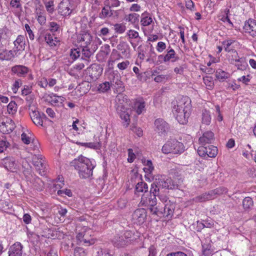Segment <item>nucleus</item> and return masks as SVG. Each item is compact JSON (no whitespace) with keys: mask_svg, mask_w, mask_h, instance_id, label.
I'll list each match as a JSON object with an SVG mask.
<instances>
[{"mask_svg":"<svg viewBox=\"0 0 256 256\" xmlns=\"http://www.w3.org/2000/svg\"><path fill=\"white\" fill-rule=\"evenodd\" d=\"M190 102L191 100L188 96H184L176 104H174L172 112L180 124H186L188 121L192 106Z\"/></svg>","mask_w":256,"mask_h":256,"instance_id":"1","label":"nucleus"},{"mask_svg":"<svg viewBox=\"0 0 256 256\" xmlns=\"http://www.w3.org/2000/svg\"><path fill=\"white\" fill-rule=\"evenodd\" d=\"M94 166L90 159L81 156L78 158L76 168L78 170L80 178H86L92 176Z\"/></svg>","mask_w":256,"mask_h":256,"instance_id":"2","label":"nucleus"},{"mask_svg":"<svg viewBox=\"0 0 256 256\" xmlns=\"http://www.w3.org/2000/svg\"><path fill=\"white\" fill-rule=\"evenodd\" d=\"M184 150L182 143L176 139H170L163 146L162 151L164 154H180Z\"/></svg>","mask_w":256,"mask_h":256,"instance_id":"3","label":"nucleus"},{"mask_svg":"<svg viewBox=\"0 0 256 256\" xmlns=\"http://www.w3.org/2000/svg\"><path fill=\"white\" fill-rule=\"evenodd\" d=\"M174 208L175 204L170 201L167 202L164 206H160V203H158L157 208H154L151 210V213L160 217L163 216L170 218L173 215Z\"/></svg>","mask_w":256,"mask_h":256,"instance_id":"4","label":"nucleus"},{"mask_svg":"<svg viewBox=\"0 0 256 256\" xmlns=\"http://www.w3.org/2000/svg\"><path fill=\"white\" fill-rule=\"evenodd\" d=\"M132 232H126L122 235L117 234L113 238L112 242L114 246L117 248H123L126 246L132 240Z\"/></svg>","mask_w":256,"mask_h":256,"instance_id":"5","label":"nucleus"},{"mask_svg":"<svg viewBox=\"0 0 256 256\" xmlns=\"http://www.w3.org/2000/svg\"><path fill=\"white\" fill-rule=\"evenodd\" d=\"M140 204L148 207L150 212L152 208H157L158 206L155 195L148 192L142 195Z\"/></svg>","mask_w":256,"mask_h":256,"instance_id":"6","label":"nucleus"},{"mask_svg":"<svg viewBox=\"0 0 256 256\" xmlns=\"http://www.w3.org/2000/svg\"><path fill=\"white\" fill-rule=\"evenodd\" d=\"M157 184L160 188L166 189H174L178 187L176 182L166 176H160L156 178Z\"/></svg>","mask_w":256,"mask_h":256,"instance_id":"7","label":"nucleus"},{"mask_svg":"<svg viewBox=\"0 0 256 256\" xmlns=\"http://www.w3.org/2000/svg\"><path fill=\"white\" fill-rule=\"evenodd\" d=\"M218 148L213 145H208V146H200L198 149V153L202 157L208 156L210 158H215L218 154Z\"/></svg>","mask_w":256,"mask_h":256,"instance_id":"8","label":"nucleus"},{"mask_svg":"<svg viewBox=\"0 0 256 256\" xmlns=\"http://www.w3.org/2000/svg\"><path fill=\"white\" fill-rule=\"evenodd\" d=\"M32 161L38 174L41 176L45 175L46 167L44 164L43 156L42 155L34 154L32 158Z\"/></svg>","mask_w":256,"mask_h":256,"instance_id":"9","label":"nucleus"},{"mask_svg":"<svg viewBox=\"0 0 256 256\" xmlns=\"http://www.w3.org/2000/svg\"><path fill=\"white\" fill-rule=\"evenodd\" d=\"M117 110L120 118L124 120V126L128 127L130 122V112L131 110L126 108L124 105L120 104L118 107Z\"/></svg>","mask_w":256,"mask_h":256,"instance_id":"10","label":"nucleus"},{"mask_svg":"<svg viewBox=\"0 0 256 256\" xmlns=\"http://www.w3.org/2000/svg\"><path fill=\"white\" fill-rule=\"evenodd\" d=\"M146 218V212L144 208H138L136 210L132 215V219L134 223L138 224H142L144 222Z\"/></svg>","mask_w":256,"mask_h":256,"instance_id":"11","label":"nucleus"},{"mask_svg":"<svg viewBox=\"0 0 256 256\" xmlns=\"http://www.w3.org/2000/svg\"><path fill=\"white\" fill-rule=\"evenodd\" d=\"M159 60H162L164 62H167L170 61L175 62L179 60V57L176 54L175 51L170 46L166 50V55L160 54L158 56Z\"/></svg>","mask_w":256,"mask_h":256,"instance_id":"12","label":"nucleus"},{"mask_svg":"<svg viewBox=\"0 0 256 256\" xmlns=\"http://www.w3.org/2000/svg\"><path fill=\"white\" fill-rule=\"evenodd\" d=\"M234 42V40H229L223 42L222 44L224 46V50L226 52H232V60H235L236 62H241L242 60V58L237 59V58L238 57V54L236 50L230 46Z\"/></svg>","mask_w":256,"mask_h":256,"instance_id":"13","label":"nucleus"},{"mask_svg":"<svg viewBox=\"0 0 256 256\" xmlns=\"http://www.w3.org/2000/svg\"><path fill=\"white\" fill-rule=\"evenodd\" d=\"M14 122L10 119L6 122H2L0 124V132L4 134H8L13 131L15 128Z\"/></svg>","mask_w":256,"mask_h":256,"instance_id":"14","label":"nucleus"},{"mask_svg":"<svg viewBox=\"0 0 256 256\" xmlns=\"http://www.w3.org/2000/svg\"><path fill=\"white\" fill-rule=\"evenodd\" d=\"M244 29L246 32L249 33L252 37L256 38V20L249 19L245 22Z\"/></svg>","mask_w":256,"mask_h":256,"instance_id":"15","label":"nucleus"},{"mask_svg":"<svg viewBox=\"0 0 256 256\" xmlns=\"http://www.w3.org/2000/svg\"><path fill=\"white\" fill-rule=\"evenodd\" d=\"M156 130L160 134H164L168 129V124L163 119L158 118L154 122Z\"/></svg>","mask_w":256,"mask_h":256,"instance_id":"16","label":"nucleus"},{"mask_svg":"<svg viewBox=\"0 0 256 256\" xmlns=\"http://www.w3.org/2000/svg\"><path fill=\"white\" fill-rule=\"evenodd\" d=\"M214 140V134L211 131L204 132L199 138L200 146H205L206 144H212Z\"/></svg>","mask_w":256,"mask_h":256,"instance_id":"17","label":"nucleus"},{"mask_svg":"<svg viewBox=\"0 0 256 256\" xmlns=\"http://www.w3.org/2000/svg\"><path fill=\"white\" fill-rule=\"evenodd\" d=\"M120 76L118 73L114 72H111L109 74L108 80L111 87L114 88H120L122 85V82L120 80Z\"/></svg>","mask_w":256,"mask_h":256,"instance_id":"18","label":"nucleus"},{"mask_svg":"<svg viewBox=\"0 0 256 256\" xmlns=\"http://www.w3.org/2000/svg\"><path fill=\"white\" fill-rule=\"evenodd\" d=\"M102 68L97 64H92L88 69L90 77L93 79H97L102 74Z\"/></svg>","mask_w":256,"mask_h":256,"instance_id":"19","label":"nucleus"},{"mask_svg":"<svg viewBox=\"0 0 256 256\" xmlns=\"http://www.w3.org/2000/svg\"><path fill=\"white\" fill-rule=\"evenodd\" d=\"M70 4L68 1H62L58 5V13L64 16L70 15L72 12V10L70 8Z\"/></svg>","mask_w":256,"mask_h":256,"instance_id":"20","label":"nucleus"},{"mask_svg":"<svg viewBox=\"0 0 256 256\" xmlns=\"http://www.w3.org/2000/svg\"><path fill=\"white\" fill-rule=\"evenodd\" d=\"M2 164L5 168L10 172H14L16 169V164L14 158H6L2 160Z\"/></svg>","mask_w":256,"mask_h":256,"instance_id":"21","label":"nucleus"},{"mask_svg":"<svg viewBox=\"0 0 256 256\" xmlns=\"http://www.w3.org/2000/svg\"><path fill=\"white\" fill-rule=\"evenodd\" d=\"M22 246L20 242H16L9 249L8 256H22Z\"/></svg>","mask_w":256,"mask_h":256,"instance_id":"22","label":"nucleus"},{"mask_svg":"<svg viewBox=\"0 0 256 256\" xmlns=\"http://www.w3.org/2000/svg\"><path fill=\"white\" fill-rule=\"evenodd\" d=\"M12 71L18 76H24L28 72V68L22 65H16L12 67Z\"/></svg>","mask_w":256,"mask_h":256,"instance_id":"23","label":"nucleus"},{"mask_svg":"<svg viewBox=\"0 0 256 256\" xmlns=\"http://www.w3.org/2000/svg\"><path fill=\"white\" fill-rule=\"evenodd\" d=\"M93 52L88 48V46H82V48L81 51V58L84 60V62H85L86 65H88L90 62V58Z\"/></svg>","mask_w":256,"mask_h":256,"instance_id":"24","label":"nucleus"},{"mask_svg":"<svg viewBox=\"0 0 256 256\" xmlns=\"http://www.w3.org/2000/svg\"><path fill=\"white\" fill-rule=\"evenodd\" d=\"M78 40L79 42H84L82 46H88L92 40V36L89 33L84 32L78 36Z\"/></svg>","mask_w":256,"mask_h":256,"instance_id":"25","label":"nucleus"},{"mask_svg":"<svg viewBox=\"0 0 256 256\" xmlns=\"http://www.w3.org/2000/svg\"><path fill=\"white\" fill-rule=\"evenodd\" d=\"M16 50L17 52L24 48V36L20 35L18 36L16 40L14 42Z\"/></svg>","mask_w":256,"mask_h":256,"instance_id":"26","label":"nucleus"},{"mask_svg":"<svg viewBox=\"0 0 256 256\" xmlns=\"http://www.w3.org/2000/svg\"><path fill=\"white\" fill-rule=\"evenodd\" d=\"M77 238L80 242L88 244V246L94 244L95 240L94 239L86 238V232H79L76 236Z\"/></svg>","mask_w":256,"mask_h":256,"instance_id":"27","label":"nucleus"},{"mask_svg":"<svg viewBox=\"0 0 256 256\" xmlns=\"http://www.w3.org/2000/svg\"><path fill=\"white\" fill-rule=\"evenodd\" d=\"M32 120L36 126H42V120L38 112L33 111L30 114Z\"/></svg>","mask_w":256,"mask_h":256,"instance_id":"28","label":"nucleus"},{"mask_svg":"<svg viewBox=\"0 0 256 256\" xmlns=\"http://www.w3.org/2000/svg\"><path fill=\"white\" fill-rule=\"evenodd\" d=\"M145 108V102L142 100H136L134 102V108L138 114H142Z\"/></svg>","mask_w":256,"mask_h":256,"instance_id":"29","label":"nucleus"},{"mask_svg":"<svg viewBox=\"0 0 256 256\" xmlns=\"http://www.w3.org/2000/svg\"><path fill=\"white\" fill-rule=\"evenodd\" d=\"M149 15V14L146 12H145L142 14L140 22L142 26H146L152 24V18Z\"/></svg>","mask_w":256,"mask_h":256,"instance_id":"30","label":"nucleus"},{"mask_svg":"<svg viewBox=\"0 0 256 256\" xmlns=\"http://www.w3.org/2000/svg\"><path fill=\"white\" fill-rule=\"evenodd\" d=\"M136 192H144L145 194L148 192V184L142 182H138L136 186Z\"/></svg>","mask_w":256,"mask_h":256,"instance_id":"31","label":"nucleus"},{"mask_svg":"<svg viewBox=\"0 0 256 256\" xmlns=\"http://www.w3.org/2000/svg\"><path fill=\"white\" fill-rule=\"evenodd\" d=\"M208 200L206 195V193L205 192L194 198L190 200V202H192V204H194L198 202H204Z\"/></svg>","mask_w":256,"mask_h":256,"instance_id":"32","label":"nucleus"},{"mask_svg":"<svg viewBox=\"0 0 256 256\" xmlns=\"http://www.w3.org/2000/svg\"><path fill=\"white\" fill-rule=\"evenodd\" d=\"M76 144L82 146L94 148V150L99 149L100 147V144L99 142H77Z\"/></svg>","mask_w":256,"mask_h":256,"instance_id":"33","label":"nucleus"},{"mask_svg":"<svg viewBox=\"0 0 256 256\" xmlns=\"http://www.w3.org/2000/svg\"><path fill=\"white\" fill-rule=\"evenodd\" d=\"M202 247V253L204 256H210L212 254L213 251L210 244H204Z\"/></svg>","mask_w":256,"mask_h":256,"instance_id":"34","label":"nucleus"},{"mask_svg":"<svg viewBox=\"0 0 256 256\" xmlns=\"http://www.w3.org/2000/svg\"><path fill=\"white\" fill-rule=\"evenodd\" d=\"M45 41L50 46H56V43L58 42L57 38L54 37L53 36L50 34H46L45 36Z\"/></svg>","mask_w":256,"mask_h":256,"instance_id":"35","label":"nucleus"},{"mask_svg":"<svg viewBox=\"0 0 256 256\" xmlns=\"http://www.w3.org/2000/svg\"><path fill=\"white\" fill-rule=\"evenodd\" d=\"M210 121L211 117L210 112L206 110H203L202 113V123L205 124L206 125H208L210 124Z\"/></svg>","mask_w":256,"mask_h":256,"instance_id":"36","label":"nucleus"},{"mask_svg":"<svg viewBox=\"0 0 256 256\" xmlns=\"http://www.w3.org/2000/svg\"><path fill=\"white\" fill-rule=\"evenodd\" d=\"M228 74L222 70L221 69H218L216 70V76L220 80H224L227 78L228 76Z\"/></svg>","mask_w":256,"mask_h":256,"instance_id":"37","label":"nucleus"},{"mask_svg":"<svg viewBox=\"0 0 256 256\" xmlns=\"http://www.w3.org/2000/svg\"><path fill=\"white\" fill-rule=\"evenodd\" d=\"M108 8L104 7L102 10V12L99 14V17L101 18H104L107 16H110L112 14V10L109 11Z\"/></svg>","mask_w":256,"mask_h":256,"instance_id":"38","label":"nucleus"},{"mask_svg":"<svg viewBox=\"0 0 256 256\" xmlns=\"http://www.w3.org/2000/svg\"><path fill=\"white\" fill-rule=\"evenodd\" d=\"M160 188L158 186L157 184L156 180V179L155 182L152 183L151 185V188L150 190V193L152 194H154L155 197H156V196H158V193L160 190Z\"/></svg>","mask_w":256,"mask_h":256,"instance_id":"39","label":"nucleus"},{"mask_svg":"<svg viewBox=\"0 0 256 256\" xmlns=\"http://www.w3.org/2000/svg\"><path fill=\"white\" fill-rule=\"evenodd\" d=\"M243 206L244 209H248L253 205V201L250 197L245 198L242 202Z\"/></svg>","mask_w":256,"mask_h":256,"instance_id":"40","label":"nucleus"},{"mask_svg":"<svg viewBox=\"0 0 256 256\" xmlns=\"http://www.w3.org/2000/svg\"><path fill=\"white\" fill-rule=\"evenodd\" d=\"M138 16L139 15L137 14H130L126 17V20L132 24H134L138 21Z\"/></svg>","mask_w":256,"mask_h":256,"instance_id":"41","label":"nucleus"},{"mask_svg":"<svg viewBox=\"0 0 256 256\" xmlns=\"http://www.w3.org/2000/svg\"><path fill=\"white\" fill-rule=\"evenodd\" d=\"M144 162H146L144 164L146 167L144 168V170L146 173L150 174L154 168L152 161L150 160H147Z\"/></svg>","mask_w":256,"mask_h":256,"instance_id":"42","label":"nucleus"},{"mask_svg":"<svg viewBox=\"0 0 256 256\" xmlns=\"http://www.w3.org/2000/svg\"><path fill=\"white\" fill-rule=\"evenodd\" d=\"M111 85L109 82H106L99 85L98 90L102 92H106L110 90Z\"/></svg>","mask_w":256,"mask_h":256,"instance_id":"43","label":"nucleus"},{"mask_svg":"<svg viewBox=\"0 0 256 256\" xmlns=\"http://www.w3.org/2000/svg\"><path fill=\"white\" fill-rule=\"evenodd\" d=\"M81 55V50L79 48L72 49L70 56L73 60H76Z\"/></svg>","mask_w":256,"mask_h":256,"instance_id":"44","label":"nucleus"},{"mask_svg":"<svg viewBox=\"0 0 256 256\" xmlns=\"http://www.w3.org/2000/svg\"><path fill=\"white\" fill-rule=\"evenodd\" d=\"M7 108L9 114H13L16 111L17 104L14 102L11 101L8 104Z\"/></svg>","mask_w":256,"mask_h":256,"instance_id":"45","label":"nucleus"},{"mask_svg":"<svg viewBox=\"0 0 256 256\" xmlns=\"http://www.w3.org/2000/svg\"><path fill=\"white\" fill-rule=\"evenodd\" d=\"M106 6L108 8L112 7H117L120 6V2L118 0H108L106 2Z\"/></svg>","mask_w":256,"mask_h":256,"instance_id":"46","label":"nucleus"},{"mask_svg":"<svg viewBox=\"0 0 256 256\" xmlns=\"http://www.w3.org/2000/svg\"><path fill=\"white\" fill-rule=\"evenodd\" d=\"M74 256H86V252L82 248H76L74 250Z\"/></svg>","mask_w":256,"mask_h":256,"instance_id":"47","label":"nucleus"},{"mask_svg":"<svg viewBox=\"0 0 256 256\" xmlns=\"http://www.w3.org/2000/svg\"><path fill=\"white\" fill-rule=\"evenodd\" d=\"M127 36H128L129 38H140L139 36V34L138 32L132 30H130L127 33Z\"/></svg>","mask_w":256,"mask_h":256,"instance_id":"48","label":"nucleus"},{"mask_svg":"<svg viewBox=\"0 0 256 256\" xmlns=\"http://www.w3.org/2000/svg\"><path fill=\"white\" fill-rule=\"evenodd\" d=\"M126 26L122 24H117L114 25V30L116 32L122 34L126 30Z\"/></svg>","mask_w":256,"mask_h":256,"instance_id":"49","label":"nucleus"},{"mask_svg":"<svg viewBox=\"0 0 256 256\" xmlns=\"http://www.w3.org/2000/svg\"><path fill=\"white\" fill-rule=\"evenodd\" d=\"M228 12H229V10H228L226 12V16H224V14L220 15L218 16L219 20L224 22H228L229 24H232V22H231L230 20V18H228Z\"/></svg>","mask_w":256,"mask_h":256,"instance_id":"50","label":"nucleus"},{"mask_svg":"<svg viewBox=\"0 0 256 256\" xmlns=\"http://www.w3.org/2000/svg\"><path fill=\"white\" fill-rule=\"evenodd\" d=\"M50 30L52 32H57L60 28V26L56 22H50Z\"/></svg>","mask_w":256,"mask_h":256,"instance_id":"51","label":"nucleus"},{"mask_svg":"<svg viewBox=\"0 0 256 256\" xmlns=\"http://www.w3.org/2000/svg\"><path fill=\"white\" fill-rule=\"evenodd\" d=\"M129 64V61L125 60L122 62L118 63V68L120 70H124L128 68Z\"/></svg>","mask_w":256,"mask_h":256,"instance_id":"52","label":"nucleus"},{"mask_svg":"<svg viewBox=\"0 0 256 256\" xmlns=\"http://www.w3.org/2000/svg\"><path fill=\"white\" fill-rule=\"evenodd\" d=\"M22 84V83L20 80H16L12 87V92L16 94L17 92L18 88H20Z\"/></svg>","mask_w":256,"mask_h":256,"instance_id":"53","label":"nucleus"},{"mask_svg":"<svg viewBox=\"0 0 256 256\" xmlns=\"http://www.w3.org/2000/svg\"><path fill=\"white\" fill-rule=\"evenodd\" d=\"M24 26H25L26 30L27 32V34H28L29 38L31 40H34V34H33V32L32 30L30 29L29 25L28 24H26Z\"/></svg>","mask_w":256,"mask_h":256,"instance_id":"54","label":"nucleus"},{"mask_svg":"<svg viewBox=\"0 0 256 256\" xmlns=\"http://www.w3.org/2000/svg\"><path fill=\"white\" fill-rule=\"evenodd\" d=\"M168 76L167 75L160 74V75L156 76L154 78V80L156 82H161L166 80H168Z\"/></svg>","mask_w":256,"mask_h":256,"instance_id":"55","label":"nucleus"},{"mask_svg":"<svg viewBox=\"0 0 256 256\" xmlns=\"http://www.w3.org/2000/svg\"><path fill=\"white\" fill-rule=\"evenodd\" d=\"M156 50L160 52H162L166 48V44L162 42H160L158 43Z\"/></svg>","mask_w":256,"mask_h":256,"instance_id":"56","label":"nucleus"},{"mask_svg":"<svg viewBox=\"0 0 256 256\" xmlns=\"http://www.w3.org/2000/svg\"><path fill=\"white\" fill-rule=\"evenodd\" d=\"M216 195H220L223 194H226L228 192V189L224 187H219L214 189Z\"/></svg>","mask_w":256,"mask_h":256,"instance_id":"57","label":"nucleus"},{"mask_svg":"<svg viewBox=\"0 0 256 256\" xmlns=\"http://www.w3.org/2000/svg\"><path fill=\"white\" fill-rule=\"evenodd\" d=\"M21 137L22 140L24 143L26 144H30L31 141V138L28 136H27L26 134L23 132L22 134Z\"/></svg>","mask_w":256,"mask_h":256,"instance_id":"58","label":"nucleus"},{"mask_svg":"<svg viewBox=\"0 0 256 256\" xmlns=\"http://www.w3.org/2000/svg\"><path fill=\"white\" fill-rule=\"evenodd\" d=\"M58 194L60 196H62V194H64L70 197L72 196V195L71 190L69 189H66L64 190H59L58 191Z\"/></svg>","mask_w":256,"mask_h":256,"instance_id":"59","label":"nucleus"},{"mask_svg":"<svg viewBox=\"0 0 256 256\" xmlns=\"http://www.w3.org/2000/svg\"><path fill=\"white\" fill-rule=\"evenodd\" d=\"M128 161L129 162H134V158H135V154L133 152V150L131 148H129L128 150Z\"/></svg>","mask_w":256,"mask_h":256,"instance_id":"60","label":"nucleus"},{"mask_svg":"<svg viewBox=\"0 0 256 256\" xmlns=\"http://www.w3.org/2000/svg\"><path fill=\"white\" fill-rule=\"evenodd\" d=\"M206 193L208 200L214 198L216 196L214 190H211Z\"/></svg>","mask_w":256,"mask_h":256,"instance_id":"61","label":"nucleus"},{"mask_svg":"<svg viewBox=\"0 0 256 256\" xmlns=\"http://www.w3.org/2000/svg\"><path fill=\"white\" fill-rule=\"evenodd\" d=\"M16 51V50H14V51H12V50L4 51V52H6L5 56H6V60H10L12 58H14V53H16L15 52Z\"/></svg>","mask_w":256,"mask_h":256,"instance_id":"62","label":"nucleus"},{"mask_svg":"<svg viewBox=\"0 0 256 256\" xmlns=\"http://www.w3.org/2000/svg\"><path fill=\"white\" fill-rule=\"evenodd\" d=\"M38 84L41 88H46L48 85V81L46 78H42L38 81Z\"/></svg>","mask_w":256,"mask_h":256,"instance_id":"63","label":"nucleus"},{"mask_svg":"<svg viewBox=\"0 0 256 256\" xmlns=\"http://www.w3.org/2000/svg\"><path fill=\"white\" fill-rule=\"evenodd\" d=\"M10 5L15 8H19L21 7L20 0H12L10 2Z\"/></svg>","mask_w":256,"mask_h":256,"instance_id":"64","label":"nucleus"}]
</instances>
